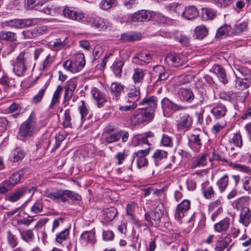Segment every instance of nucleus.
I'll return each instance as SVG.
<instances>
[{
    "label": "nucleus",
    "instance_id": "nucleus-1",
    "mask_svg": "<svg viewBox=\"0 0 251 251\" xmlns=\"http://www.w3.org/2000/svg\"><path fill=\"white\" fill-rule=\"evenodd\" d=\"M36 120L34 115L31 114L29 118L20 126L18 132L19 136L22 140L31 137L36 129Z\"/></svg>",
    "mask_w": 251,
    "mask_h": 251
},
{
    "label": "nucleus",
    "instance_id": "nucleus-2",
    "mask_svg": "<svg viewBox=\"0 0 251 251\" xmlns=\"http://www.w3.org/2000/svg\"><path fill=\"white\" fill-rule=\"evenodd\" d=\"M154 117V115L150 113L147 108H140L136 110L131 117L133 124L138 125L144 122H150Z\"/></svg>",
    "mask_w": 251,
    "mask_h": 251
},
{
    "label": "nucleus",
    "instance_id": "nucleus-3",
    "mask_svg": "<svg viewBox=\"0 0 251 251\" xmlns=\"http://www.w3.org/2000/svg\"><path fill=\"white\" fill-rule=\"evenodd\" d=\"M27 57L28 53L25 50L20 52L17 56L13 65V70L18 76H23L25 73L26 67L25 63Z\"/></svg>",
    "mask_w": 251,
    "mask_h": 251
},
{
    "label": "nucleus",
    "instance_id": "nucleus-4",
    "mask_svg": "<svg viewBox=\"0 0 251 251\" xmlns=\"http://www.w3.org/2000/svg\"><path fill=\"white\" fill-rule=\"evenodd\" d=\"M163 215V211L159 206L153 211L145 214V219L149 226H158L160 223L161 218Z\"/></svg>",
    "mask_w": 251,
    "mask_h": 251
},
{
    "label": "nucleus",
    "instance_id": "nucleus-5",
    "mask_svg": "<svg viewBox=\"0 0 251 251\" xmlns=\"http://www.w3.org/2000/svg\"><path fill=\"white\" fill-rule=\"evenodd\" d=\"M161 106L163 114L166 117L169 116L172 112L184 109V107L173 102L167 98L162 99Z\"/></svg>",
    "mask_w": 251,
    "mask_h": 251
},
{
    "label": "nucleus",
    "instance_id": "nucleus-6",
    "mask_svg": "<svg viewBox=\"0 0 251 251\" xmlns=\"http://www.w3.org/2000/svg\"><path fill=\"white\" fill-rule=\"evenodd\" d=\"M156 13L153 11L141 10L134 13L132 17V21L135 22H143L153 20Z\"/></svg>",
    "mask_w": 251,
    "mask_h": 251
},
{
    "label": "nucleus",
    "instance_id": "nucleus-7",
    "mask_svg": "<svg viewBox=\"0 0 251 251\" xmlns=\"http://www.w3.org/2000/svg\"><path fill=\"white\" fill-rule=\"evenodd\" d=\"M203 132L200 130H195V133L190 135L189 137V146L196 152L200 151L202 144L201 137Z\"/></svg>",
    "mask_w": 251,
    "mask_h": 251
},
{
    "label": "nucleus",
    "instance_id": "nucleus-8",
    "mask_svg": "<svg viewBox=\"0 0 251 251\" xmlns=\"http://www.w3.org/2000/svg\"><path fill=\"white\" fill-rule=\"evenodd\" d=\"M32 21L29 19H15L5 22V26L15 28H23L31 26Z\"/></svg>",
    "mask_w": 251,
    "mask_h": 251
},
{
    "label": "nucleus",
    "instance_id": "nucleus-9",
    "mask_svg": "<svg viewBox=\"0 0 251 251\" xmlns=\"http://www.w3.org/2000/svg\"><path fill=\"white\" fill-rule=\"evenodd\" d=\"M80 241L82 244L86 245L88 244L94 245L97 242L94 229L84 231L80 236Z\"/></svg>",
    "mask_w": 251,
    "mask_h": 251
},
{
    "label": "nucleus",
    "instance_id": "nucleus-10",
    "mask_svg": "<svg viewBox=\"0 0 251 251\" xmlns=\"http://www.w3.org/2000/svg\"><path fill=\"white\" fill-rule=\"evenodd\" d=\"M157 98L155 96H151L150 98H145L141 100L139 104L145 106L143 108L148 109L150 113H151L153 115L155 110L157 107Z\"/></svg>",
    "mask_w": 251,
    "mask_h": 251
},
{
    "label": "nucleus",
    "instance_id": "nucleus-11",
    "mask_svg": "<svg viewBox=\"0 0 251 251\" xmlns=\"http://www.w3.org/2000/svg\"><path fill=\"white\" fill-rule=\"evenodd\" d=\"M190 201L184 200L178 204L176 210L175 218L177 220H180L183 218L186 213L190 209Z\"/></svg>",
    "mask_w": 251,
    "mask_h": 251
},
{
    "label": "nucleus",
    "instance_id": "nucleus-12",
    "mask_svg": "<svg viewBox=\"0 0 251 251\" xmlns=\"http://www.w3.org/2000/svg\"><path fill=\"white\" fill-rule=\"evenodd\" d=\"M27 193L26 187H21L15 190L13 192L9 194L5 197V200L11 202H15L19 201Z\"/></svg>",
    "mask_w": 251,
    "mask_h": 251
},
{
    "label": "nucleus",
    "instance_id": "nucleus-13",
    "mask_svg": "<svg viewBox=\"0 0 251 251\" xmlns=\"http://www.w3.org/2000/svg\"><path fill=\"white\" fill-rule=\"evenodd\" d=\"M239 222L247 227L251 223V210L248 207H243L240 211Z\"/></svg>",
    "mask_w": 251,
    "mask_h": 251
},
{
    "label": "nucleus",
    "instance_id": "nucleus-14",
    "mask_svg": "<svg viewBox=\"0 0 251 251\" xmlns=\"http://www.w3.org/2000/svg\"><path fill=\"white\" fill-rule=\"evenodd\" d=\"M63 190L59 189L53 192H46L45 196L57 203L66 202V199L63 196Z\"/></svg>",
    "mask_w": 251,
    "mask_h": 251
},
{
    "label": "nucleus",
    "instance_id": "nucleus-15",
    "mask_svg": "<svg viewBox=\"0 0 251 251\" xmlns=\"http://www.w3.org/2000/svg\"><path fill=\"white\" fill-rule=\"evenodd\" d=\"M192 123V118L187 114H182L178 121L177 126L179 129L186 130L191 126Z\"/></svg>",
    "mask_w": 251,
    "mask_h": 251
},
{
    "label": "nucleus",
    "instance_id": "nucleus-16",
    "mask_svg": "<svg viewBox=\"0 0 251 251\" xmlns=\"http://www.w3.org/2000/svg\"><path fill=\"white\" fill-rule=\"evenodd\" d=\"M165 62L170 66L178 67L183 64V60L180 55L178 54H169L165 59Z\"/></svg>",
    "mask_w": 251,
    "mask_h": 251
},
{
    "label": "nucleus",
    "instance_id": "nucleus-17",
    "mask_svg": "<svg viewBox=\"0 0 251 251\" xmlns=\"http://www.w3.org/2000/svg\"><path fill=\"white\" fill-rule=\"evenodd\" d=\"M91 93L93 98L97 101L98 106L99 108L103 107L107 101L104 94L97 88H93L91 91Z\"/></svg>",
    "mask_w": 251,
    "mask_h": 251
},
{
    "label": "nucleus",
    "instance_id": "nucleus-18",
    "mask_svg": "<svg viewBox=\"0 0 251 251\" xmlns=\"http://www.w3.org/2000/svg\"><path fill=\"white\" fill-rule=\"evenodd\" d=\"M63 11L64 16L71 20L80 21L83 18L82 13L75 11L72 8L65 7Z\"/></svg>",
    "mask_w": 251,
    "mask_h": 251
},
{
    "label": "nucleus",
    "instance_id": "nucleus-19",
    "mask_svg": "<svg viewBox=\"0 0 251 251\" xmlns=\"http://www.w3.org/2000/svg\"><path fill=\"white\" fill-rule=\"evenodd\" d=\"M127 97L128 98V102H134L136 103V101L140 98L139 87L135 86H131L127 93Z\"/></svg>",
    "mask_w": 251,
    "mask_h": 251
},
{
    "label": "nucleus",
    "instance_id": "nucleus-20",
    "mask_svg": "<svg viewBox=\"0 0 251 251\" xmlns=\"http://www.w3.org/2000/svg\"><path fill=\"white\" fill-rule=\"evenodd\" d=\"M178 94L182 101L191 102L194 99V94L190 89L181 88L178 91Z\"/></svg>",
    "mask_w": 251,
    "mask_h": 251
},
{
    "label": "nucleus",
    "instance_id": "nucleus-21",
    "mask_svg": "<svg viewBox=\"0 0 251 251\" xmlns=\"http://www.w3.org/2000/svg\"><path fill=\"white\" fill-rule=\"evenodd\" d=\"M213 72L217 75L220 81L224 84L228 83V79L225 69L220 65H214L212 68Z\"/></svg>",
    "mask_w": 251,
    "mask_h": 251
},
{
    "label": "nucleus",
    "instance_id": "nucleus-22",
    "mask_svg": "<svg viewBox=\"0 0 251 251\" xmlns=\"http://www.w3.org/2000/svg\"><path fill=\"white\" fill-rule=\"evenodd\" d=\"M232 242V239L230 237L226 236L221 240H217L215 243V251H224L226 248H227Z\"/></svg>",
    "mask_w": 251,
    "mask_h": 251
},
{
    "label": "nucleus",
    "instance_id": "nucleus-23",
    "mask_svg": "<svg viewBox=\"0 0 251 251\" xmlns=\"http://www.w3.org/2000/svg\"><path fill=\"white\" fill-rule=\"evenodd\" d=\"M62 9L60 7L53 4H50L43 7L41 12L48 15L55 16L61 13Z\"/></svg>",
    "mask_w": 251,
    "mask_h": 251
},
{
    "label": "nucleus",
    "instance_id": "nucleus-24",
    "mask_svg": "<svg viewBox=\"0 0 251 251\" xmlns=\"http://www.w3.org/2000/svg\"><path fill=\"white\" fill-rule=\"evenodd\" d=\"M167 154L166 151L161 150H156L152 156L155 165L157 166L163 163L167 159Z\"/></svg>",
    "mask_w": 251,
    "mask_h": 251
},
{
    "label": "nucleus",
    "instance_id": "nucleus-25",
    "mask_svg": "<svg viewBox=\"0 0 251 251\" xmlns=\"http://www.w3.org/2000/svg\"><path fill=\"white\" fill-rule=\"evenodd\" d=\"M166 9L169 11L173 17H177L182 13L183 7L181 4L177 3H171L166 7Z\"/></svg>",
    "mask_w": 251,
    "mask_h": 251
},
{
    "label": "nucleus",
    "instance_id": "nucleus-26",
    "mask_svg": "<svg viewBox=\"0 0 251 251\" xmlns=\"http://www.w3.org/2000/svg\"><path fill=\"white\" fill-rule=\"evenodd\" d=\"M199 15L197 9L193 6H188L183 10L181 16L187 20H193Z\"/></svg>",
    "mask_w": 251,
    "mask_h": 251
},
{
    "label": "nucleus",
    "instance_id": "nucleus-27",
    "mask_svg": "<svg viewBox=\"0 0 251 251\" xmlns=\"http://www.w3.org/2000/svg\"><path fill=\"white\" fill-rule=\"evenodd\" d=\"M206 154L205 153L195 157L192 159L191 168L193 169L202 167L207 163Z\"/></svg>",
    "mask_w": 251,
    "mask_h": 251
},
{
    "label": "nucleus",
    "instance_id": "nucleus-28",
    "mask_svg": "<svg viewBox=\"0 0 251 251\" xmlns=\"http://www.w3.org/2000/svg\"><path fill=\"white\" fill-rule=\"evenodd\" d=\"M230 219L226 218L214 225V230L218 232H226L230 226Z\"/></svg>",
    "mask_w": 251,
    "mask_h": 251
},
{
    "label": "nucleus",
    "instance_id": "nucleus-29",
    "mask_svg": "<svg viewBox=\"0 0 251 251\" xmlns=\"http://www.w3.org/2000/svg\"><path fill=\"white\" fill-rule=\"evenodd\" d=\"M227 111L226 107L222 104H218L211 110V113L216 119H219L225 116Z\"/></svg>",
    "mask_w": 251,
    "mask_h": 251
},
{
    "label": "nucleus",
    "instance_id": "nucleus-30",
    "mask_svg": "<svg viewBox=\"0 0 251 251\" xmlns=\"http://www.w3.org/2000/svg\"><path fill=\"white\" fill-rule=\"evenodd\" d=\"M153 74L158 76V81L165 80L169 76L168 73L166 72L164 67L161 65H157L154 67Z\"/></svg>",
    "mask_w": 251,
    "mask_h": 251
},
{
    "label": "nucleus",
    "instance_id": "nucleus-31",
    "mask_svg": "<svg viewBox=\"0 0 251 251\" xmlns=\"http://www.w3.org/2000/svg\"><path fill=\"white\" fill-rule=\"evenodd\" d=\"M141 38V35L137 32H128L121 35V40L124 42L138 41Z\"/></svg>",
    "mask_w": 251,
    "mask_h": 251
},
{
    "label": "nucleus",
    "instance_id": "nucleus-32",
    "mask_svg": "<svg viewBox=\"0 0 251 251\" xmlns=\"http://www.w3.org/2000/svg\"><path fill=\"white\" fill-rule=\"evenodd\" d=\"M145 75V71L140 68H135L133 70L132 80L135 84L142 83Z\"/></svg>",
    "mask_w": 251,
    "mask_h": 251
},
{
    "label": "nucleus",
    "instance_id": "nucleus-33",
    "mask_svg": "<svg viewBox=\"0 0 251 251\" xmlns=\"http://www.w3.org/2000/svg\"><path fill=\"white\" fill-rule=\"evenodd\" d=\"M74 62V66L76 68V70L75 69L74 71H78V72L80 71L85 65V59L84 54L83 53L76 54Z\"/></svg>",
    "mask_w": 251,
    "mask_h": 251
},
{
    "label": "nucleus",
    "instance_id": "nucleus-34",
    "mask_svg": "<svg viewBox=\"0 0 251 251\" xmlns=\"http://www.w3.org/2000/svg\"><path fill=\"white\" fill-rule=\"evenodd\" d=\"M208 29L204 25L197 26L194 30V36L199 40L203 39L208 35Z\"/></svg>",
    "mask_w": 251,
    "mask_h": 251
},
{
    "label": "nucleus",
    "instance_id": "nucleus-35",
    "mask_svg": "<svg viewBox=\"0 0 251 251\" xmlns=\"http://www.w3.org/2000/svg\"><path fill=\"white\" fill-rule=\"evenodd\" d=\"M133 59L136 60V63L138 64H142L141 62L149 63L152 59V55L150 53L143 52L135 56Z\"/></svg>",
    "mask_w": 251,
    "mask_h": 251
},
{
    "label": "nucleus",
    "instance_id": "nucleus-36",
    "mask_svg": "<svg viewBox=\"0 0 251 251\" xmlns=\"http://www.w3.org/2000/svg\"><path fill=\"white\" fill-rule=\"evenodd\" d=\"M209 182L206 181L202 184V191L204 197L207 199H211L215 195L213 187L208 186Z\"/></svg>",
    "mask_w": 251,
    "mask_h": 251
},
{
    "label": "nucleus",
    "instance_id": "nucleus-37",
    "mask_svg": "<svg viewBox=\"0 0 251 251\" xmlns=\"http://www.w3.org/2000/svg\"><path fill=\"white\" fill-rule=\"evenodd\" d=\"M63 89V87L62 86L60 85L57 86L56 90L54 92L51 102L49 105L50 109L53 108L54 105L59 103Z\"/></svg>",
    "mask_w": 251,
    "mask_h": 251
},
{
    "label": "nucleus",
    "instance_id": "nucleus-38",
    "mask_svg": "<svg viewBox=\"0 0 251 251\" xmlns=\"http://www.w3.org/2000/svg\"><path fill=\"white\" fill-rule=\"evenodd\" d=\"M44 4V1L43 0H26L27 7L29 9L41 11Z\"/></svg>",
    "mask_w": 251,
    "mask_h": 251
},
{
    "label": "nucleus",
    "instance_id": "nucleus-39",
    "mask_svg": "<svg viewBox=\"0 0 251 251\" xmlns=\"http://www.w3.org/2000/svg\"><path fill=\"white\" fill-rule=\"evenodd\" d=\"M104 219L107 221H112L118 214L117 210L114 207H110L103 210Z\"/></svg>",
    "mask_w": 251,
    "mask_h": 251
},
{
    "label": "nucleus",
    "instance_id": "nucleus-40",
    "mask_svg": "<svg viewBox=\"0 0 251 251\" xmlns=\"http://www.w3.org/2000/svg\"><path fill=\"white\" fill-rule=\"evenodd\" d=\"M124 86L118 82H113L111 84L110 90L112 95L116 98L119 97L124 91Z\"/></svg>",
    "mask_w": 251,
    "mask_h": 251
},
{
    "label": "nucleus",
    "instance_id": "nucleus-41",
    "mask_svg": "<svg viewBox=\"0 0 251 251\" xmlns=\"http://www.w3.org/2000/svg\"><path fill=\"white\" fill-rule=\"evenodd\" d=\"M124 65V62L122 61L116 60L113 63L111 68L116 77L118 78L121 77Z\"/></svg>",
    "mask_w": 251,
    "mask_h": 251
},
{
    "label": "nucleus",
    "instance_id": "nucleus-42",
    "mask_svg": "<svg viewBox=\"0 0 251 251\" xmlns=\"http://www.w3.org/2000/svg\"><path fill=\"white\" fill-rule=\"evenodd\" d=\"M6 238L8 245L12 248L16 247L19 243L17 237L10 230L6 232Z\"/></svg>",
    "mask_w": 251,
    "mask_h": 251
},
{
    "label": "nucleus",
    "instance_id": "nucleus-43",
    "mask_svg": "<svg viewBox=\"0 0 251 251\" xmlns=\"http://www.w3.org/2000/svg\"><path fill=\"white\" fill-rule=\"evenodd\" d=\"M21 108V107L19 104L13 102L8 107L5 109V111L6 113L16 112L15 114L11 115L10 117L17 118L19 115Z\"/></svg>",
    "mask_w": 251,
    "mask_h": 251
},
{
    "label": "nucleus",
    "instance_id": "nucleus-44",
    "mask_svg": "<svg viewBox=\"0 0 251 251\" xmlns=\"http://www.w3.org/2000/svg\"><path fill=\"white\" fill-rule=\"evenodd\" d=\"M228 184V176L224 175L217 182V185L221 193L223 192L226 189Z\"/></svg>",
    "mask_w": 251,
    "mask_h": 251
},
{
    "label": "nucleus",
    "instance_id": "nucleus-45",
    "mask_svg": "<svg viewBox=\"0 0 251 251\" xmlns=\"http://www.w3.org/2000/svg\"><path fill=\"white\" fill-rule=\"evenodd\" d=\"M44 57H45V59L40 63L39 68L41 71H45L47 68L49 67L55 58L54 56H51L47 53Z\"/></svg>",
    "mask_w": 251,
    "mask_h": 251
},
{
    "label": "nucleus",
    "instance_id": "nucleus-46",
    "mask_svg": "<svg viewBox=\"0 0 251 251\" xmlns=\"http://www.w3.org/2000/svg\"><path fill=\"white\" fill-rule=\"evenodd\" d=\"M22 239L27 243L32 242L34 236L32 230L28 229L20 232Z\"/></svg>",
    "mask_w": 251,
    "mask_h": 251
},
{
    "label": "nucleus",
    "instance_id": "nucleus-47",
    "mask_svg": "<svg viewBox=\"0 0 251 251\" xmlns=\"http://www.w3.org/2000/svg\"><path fill=\"white\" fill-rule=\"evenodd\" d=\"M194 78V75L191 74L183 75L175 78L177 80V85H183L190 82Z\"/></svg>",
    "mask_w": 251,
    "mask_h": 251
},
{
    "label": "nucleus",
    "instance_id": "nucleus-48",
    "mask_svg": "<svg viewBox=\"0 0 251 251\" xmlns=\"http://www.w3.org/2000/svg\"><path fill=\"white\" fill-rule=\"evenodd\" d=\"M251 83V80L248 78H237L236 87L240 90L248 88Z\"/></svg>",
    "mask_w": 251,
    "mask_h": 251
},
{
    "label": "nucleus",
    "instance_id": "nucleus-49",
    "mask_svg": "<svg viewBox=\"0 0 251 251\" xmlns=\"http://www.w3.org/2000/svg\"><path fill=\"white\" fill-rule=\"evenodd\" d=\"M216 16V13L211 8H202L201 16L204 20L213 19Z\"/></svg>",
    "mask_w": 251,
    "mask_h": 251
},
{
    "label": "nucleus",
    "instance_id": "nucleus-50",
    "mask_svg": "<svg viewBox=\"0 0 251 251\" xmlns=\"http://www.w3.org/2000/svg\"><path fill=\"white\" fill-rule=\"evenodd\" d=\"M62 124L64 128H72L71 110L69 109L65 110Z\"/></svg>",
    "mask_w": 251,
    "mask_h": 251
},
{
    "label": "nucleus",
    "instance_id": "nucleus-51",
    "mask_svg": "<svg viewBox=\"0 0 251 251\" xmlns=\"http://www.w3.org/2000/svg\"><path fill=\"white\" fill-rule=\"evenodd\" d=\"M0 39L15 41L16 40V33L10 31H2L0 33Z\"/></svg>",
    "mask_w": 251,
    "mask_h": 251
},
{
    "label": "nucleus",
    "instance_id": "nucleus-52",
    "mask_svg": "<svg viewBox=\"0 0 251 251\" xmlns=\"http://www.w3.org/2000/svg\"><path fill=\"white\" fill-rule=\"evenodd\" d=\"M63 194L64 197L66 199V201H68L69 198L76 201H79L81 199V196L78 194L69 190H63Z\"/></svg>",
    "mask_w": 251,
    "mask_h": 251
},
{
    "label": "nucleus",
    "instance_id": "nucleus-53",
    "mask_svg": "<svg viewBox=\"0 0 251 251\" xmlns=\"http://www.w3.org/2000/svg\"><path fill=\"white\" fill-rule=\"evenodd\" d=\"M44 203L42 200H37L31 207V212L36 214L41 212L43 211Z\"/></svg>",
    "mask_w": 251,
    "mask_h": 251
},
{
    "label": "nucleus",
    "instance_id": "nucleus-54",
    "mask_svg": "<svg viewBox=\"0 0 251 251\" xmlns=\"http://www.w3.org/2000/svg\"><path fill=\"white\" fill-rule=\"evenodd\" d=\"M161 144L166 147H172L173 146V139L172 137L164 133L162 135Z\"/></svg>",
    "mask_w": 251,
    "mask_h": 251
},
{
    "label": "nucleus",
    "instance_id": "nucleus-55",
    "mask_svg": "<svg viewBox=\"0 0 251 251\" xmlns=\"http://www.w3.org/2000/svg\"><path fill=\"white\" fill-rule=\"evenodd\" d=\"M121 138V134L117 132L105 136V140L107 143L111 144L118 141Z\"/></svg>",
    "mask_w": 251,
    "mask_h": 251
},
{
    "label": "nucleus",
    "instance_id": "nucleus-56",
    "mask_svg": "<svg viewBox=\"0 0 251 251\" xmlns=\"http://www.w3.org/2000/svg\"><path fill=\"white\" fill-rule=\"evenodd\" d=\"M24 39L34 38L38 34V29L35 28L33 29L23 31L22 33Z\"/></svg>",
    "mask_w": 251,
    "mask_h": 251
},
{
    "label": "nucleus",
    "instance_id": "nucleus-57",
    "mask_svg": "<svg viewBox=\"0 0 251 251\" xmlns=\"http://www.w3.org/2000/svg\"><path fill=\"white\" fill-rule=\"evenodd\" d=\"M68 43L66 38L64 40L60 38L56 39L53 43V47L57 50L65 49L67 47Z\"/></svg>",
    "mask_w": 251,
    "mask_h": 251
},
{
    "label": "nucleus",
    "instance_id": "nucleus-58",
    "mask_svg": "<svg viewBox=\"0 0 251 251\" xmlns=\"http://www.w3.org/2000/svg\"><path fill=\"white\" fill-rule=\"evenodd\" d=\"M92 25L100 29H105L106 27V22L104 19L96 18L92 21Z\"/></svg>",
    "mask_w": 251,
    "mask_h": 251
},
{
    "label": "nucleus",
    "instance_id": "nucleus-59",
    "mask_svg": "<svg viewBox=\"0 0 251 251\" xmlns=\"http://www.w3.org/2000/svg\"><path fill=\"white\" fill-rule=\"evenodd\" d=\"M81 105L79 106L78 109L79 113L81 115V120L82 122H83L86 120V117L88 114V109L85 105V101L82 100L81 101Z\"/></svg>",
    "mask_w": 251,
    "mask_h": 251
},
{
    "label": "nucleus",
    "instance_id": "nucleus-60",
    "mask_svg": "<svg viewBox=\"0 0 251 251\" xmlns=\"http://www.w3.org/2000/svg\"><path fill=\"white\" fill-rule=\"evenodd\" d=\"M24 172V170H20L18 172L13 174L9 179L15 185L20 182L21 177H23Z\"/></svg>",
    "mask_w": 251,
    "mask_h": 251
},
{
    "label": "nucleus",
    "instance_id": "nucleus-61",
    "mask_svg": "<svg viewBox=\"0 0 251 251\" xmlns=\"http://www.w3.org/2000/svg\"><path fill=\"white\" fill-rule=\"evenodd\" d=\"M69 234L68 229H65L60 233L57 234L56 235V241L58 243L61 244L63 241L67 239Z\"/></svg>",
    "mask_w": 251,
    "mask_h": 251
},
{
    "label": "nucleus",
    "instance_id": "nucleus-62",
    "mask_svg": "<svg viewBox=\"0 0 251 251\" xmlns=\"http://www.w3.org/2000/svg\"><path fill=\"white\" fill-rule=\"evenodd\" d=\"M116 0H102L100 3V7L104 10L111 8Z\"/></svg>",
    "mask_w": 251,
    "mask_h": 251
},
{
    "label": "nucleus",
    "instance_id": "nucleus-63",
    "mask_svg": "<svg viewBox=\"0 0 251 251\" xmlns=\"http://www.w3.org/2000/svg\"><path fill=\"white\" fill-rule=\"evenodd\" d=\"M46 89L47 87L46 86H44V88L40 89L38 93L33 97L32 99V102L34 103H37L40 102L42 100L43 96H44V94L46 91Z\"/></svg>",
    "mask_w": 251,
    "mask_h": 251
},
{
    "label": "nucleus",
    "instance_id": "nucleus-64",
    "mask_svg": "<svg viewBox=\"0 0 251 251\" xmlns=\"http://www.w3.org/2000/svg\"><path fill=\"white\" fill-rule=\"evenodd\" d=\"M25 155V153L22 151L16 150L13 154V156L11 157V160L13 162H18L23 159Z\"/></svg>",
    "mask_w": 251,
    "mask_h": 251
}]
</instances>
